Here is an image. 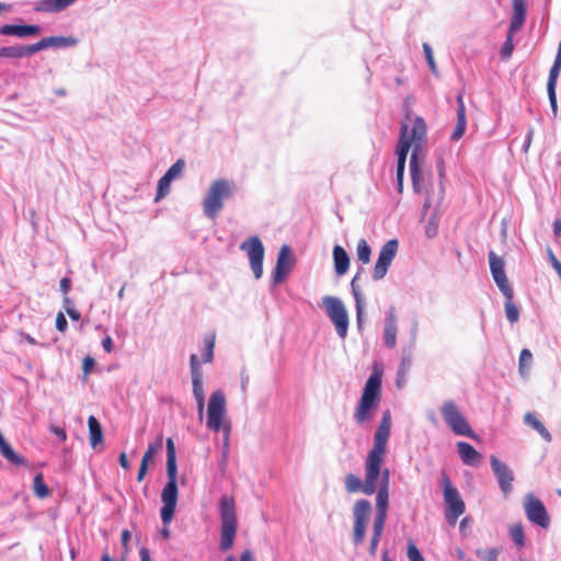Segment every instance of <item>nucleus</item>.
Listing matches in <instances>:
<instances>
[{"instance_id":"56","label":"nucleus","mask_w":561,"mask_h":561,"mask_svg":"<svg viewBox=\"0 0 561 561\" xmlns=\"http://www.w3.org/2000/svg\"><path fill=\"white\" fill-rule=\"evenodd\" d=\"M51 431L60 440L64 442L67 439V434H66L65 430H62L60 427H54Z\"/></svg>"},{"instance_id":"53","label":"nucleus","mask_w":561,"mask_h":561,"mask_svg":"<svg viewBox=\"0 0 561 561\" xmlns=\"http://www.w3.org/2000/svg\"><path fill=\"white\" fill-rule=\"evenodd\" d=\"M94 365V359L91 356H87L83 359V373L85 375L90 374L92 370V367Z\"/></svg>"},{"instance_id":"1","label":"nucleus","mask_w":561,"mask_h":561,"mask_svg":"<svg viewBox=\"0 0 561 561\" xmlns=\"http://www.w3.org/2000/svg\"><path fill=\"white\" fill-rule=\"evenodd\" d=\"M392 419L389 410L382 412L380 423L374 435V444L368 451L364 468L365 479L362 480L354 473H348L345 477V489L348 493L363 491L367 495L377 492L376 500L381 491H386L387 506L389 505V482L390 471L388 468L382 467L387 454L388 439L391 433Z\"/></svg>"},{"instance_id":"44","label":"nucleus","mask_w":561,"mask_h":561,"mask_svg":"<svg viewBox=\"0 0 561 561\" xmlns=\"http://www.w3.org/2000/svg\"><path fill=\"white\" fill-rule=\"evenodd\" d=\"M423 50H424L425 58H426V61H427L431 70L435 73L436 72V65H435V61H434L433 50H432L430 44L424 43L423 44Z\"/></svg>"},{"instance_id":"57","label":"nucleus","mask_w":561,"mask_h":561,"mask_svg":"<svg viewBox=\"0 0 561 561\" xmlns=\"http://www.w3.org/2000/svg\"><path fill=\"white\" fill-rule=\"evenodd\" d=\"M553 233L556 238L561 236V218H558L553 221Z\"/></svg>"},{"instance_id":"11","label":"nucleus","mask_w":561,"mask_h":561,"mask_svg":"<svg viewBox=\"0 0 561 561\" xmlns=\"http://www.w3.org/2000/svg\"><path fill=\"white\" fill-rule=\"evenodd\" d=\"M442 415L456 435L474 438L476 434L469 425L466 417L460 413L457 405L453 401H447L440 409Z\"/></svg>"},{"instance_id":"52","label":"nucleus","mask_w":561,"mask_h":561,"mask_svg":"<svg viewBox=\"0 0 561 561\" xmlns=\"http://www.w3.org/2000/svg\"><path fill=\"white\" fill-rule=\"evenodd\" d=\"M214 353H201V357L197 356L198 369H201L202 364H207L213 360Z\"/></svg>"},{"instance_id":"30","label":"nucleus","mask_w":561,"mask_h":561,"mask_svg":"<svg viewBox=\"0 0 561 561\" xmlns=\"http://www.w3.org/2000/svg\"><path fill=\"white\" fill-rule=\"evenodd\" d=\"M90 445L95 448L103 442V432L101 425L94 415H90L88 419Z\"/></svg>"},{"instance_id":"40","label":"nucleus","mask_w":561,"mask_h":561,"mask_svg":"<svg viewBox=\"0 0 561 561\" xmlns=\"http://www.w3.org/2000/svg\"><path fill=\"white\" fill-rule=\"evenodd\" d=\"M62 306L71 320L78 321L80 319V312L76 309L73 301L68 296L64 297Z\"/></svg>"},{"instance_id":"28","label":"nucleus","mask_w":561,"mask_h":561,"mask_svg":"<svg viewBox=\"0 0 561 561\" xmlns=\"http://www.w3.org/2000/svg\"><path fill=\"white\" fill-rule=\"evenodd\" d=\"M334 268L337 275H344L350 267V257L341 245L333 248Z\"/></svg>"},{"instance_id":"13","label":"nucleus","mask_w":561,"mask_h":561,"mask_svg":"<svg viewBox=\"0 0 561 561\" xmlns=\"http://www.w3.org/2000/svg\"><path fill=\"white\" fill-rule=\"evenodd\" d=\"M387 514V495L386 491H381L377 499V511L373 523V536L369 543V554L371 557H375L377 553L378 545L385 529Z\"/></svg>"},{"instance_id":"45","label":"nucleus","mask_w":561,"mask_h":561,"mask_svg":"<svg viewBox=\"0 0 561 561\" xmlns=\"http://www.w3.org/2000/svg\"><path fill=\"white\" fill-rule=\"evenodd\" d=\"M408 558L410 561H424L423 556L413 542L408 546Z\"/></svg>"},{"instance_id":"31","label":"nucleus","mask_w":561,"mask_h":561,"mask_svg":"<svg viewBox=\"0 0 561 561\" xmlns=\"http://www.w3.org/2000/svg\"><path fill=\"white\" fill-rule=\"evenodd\" d=\"M502 294L505 297L504 308L506 318L511 323H515L519 319V310L518 307L513 301L514 290H510V294H507V291Z\"/></svg>"},{"instance_id":"59","label":"nucleus","mask_w":561,"mask_h":561,"mask_svg":"<svg viewBox=\"0 0 561 561\" xmlns=\"http://www.w3.org/2000/svg\"><path fill=\"white\" fill-rule=\"evenodd\" d=\"M407 375L408 374H402L401 375L399 371L397 373L396 383H397L398 388H402L405 385Z\"/></svg>"},{"instance_id":"4","label":"nucleus","mask_w":561,"mask_h":561,"mask_svg":"<svg viewBox=\"0 0 561 561\" xmlns=\"http://www.w3.org/2000/svg\"><path fill=\"white\" fill-rule=\"evenodd\" d=\"M167 474L168 482L161 493L162 507L160 514L163 525H169L172 522L179 495L176 454L171 437L167 439Z\"/></svg>"},{"instance_id":"16","label":"nucleus","mask_w":561,"mask_h":561,"mask_svg":"<svg viewBox=\"0 0 561 561\" xmlns=\"http://www.w3.org/2000/svg\"><path fill=\"white\" fill-rule=\"evenodd\" d=\"M240 249L248 253L251 270L256 279L263 274L264 247L257 237H252L241 243Z\"/></svg>"},{"instance_id":"37","label":"nucleus","mask_w":561,"mask_h":561,"mask_svg":"<svg viewBox=\"0 0 561 561\" xmlns=\"http://www.w3.org/2000/svg\"><path fill=\"white\" fill-rule=\"evenodd\" d=\"M533 364V353H520L519 356V374L527 377Z\"/></svg>"},{"instance_id":"15","label":"nucleus","mask_w":561,"mask_h":561,"mask_svg":"<svg viewBox=\"0 0 561 561\" xmlns=\"http://www.w3.org/2000/svg\"><path fill=\"white\" fill-rule=\"evenodd\" d=\"M398 247L399 243L397 239L388 240L381 247L377 262L373 270V278L375 280H381L386 276L388 268L397 255Z\"/></svg>"},{"instance_id":"62","label":"nucleus","mask_w":561,"mask_h":561,"mask_svg":"<svg viewBox=\"0 0 561 561\" xmlns=\"http://www.w3.org/2000/svg\"><path fill=\"white\" fill-rule=\"evenodd\" d=\"M112 344H113V342L110 336H105L102 340V346L104 347L105 351H111Z\"/></svg>"},{"instance_id":"25","label":"nucleus","mask_w":561,"mask_h":561,"mask_svg":"<svg viewBox=\"0 0 561 561\" xmlns=\"http://www.w3.org/2000/svg\"><path fill=\"white\" fill-rule=\"evenodd\" d=\"M560 70H561L560 67H558L557 65H552V67L550 68V71H549V77H548V82H547L548 98H549L551 111H552V114L554 117L558 114L556 88H557V81H558V78L560 75Z\"/></svg>"},{"instance_id":"46","label":"nucleus","mask_w":561,"mask_h":561,"mask_svg":"<svg viewBox=\"0 0 561 561\" xmlns=\"http://www.w3.org/2000/svg\"><path fill=\"white\" fill-rule=\"evenodd\" d=\"M67 327H68V322H67L65 314L62 312H59L56 317V328L60 332H65L67 330Z\"/></svg>"},{"instance_id":"23","label":"nucleus","mask_w":561,"mask_h":561,"mask_svg":"<svg viewBox=\"0 0 561 561\" xmlns=\"http://www.w3.org/2000/svg\"><path fill=\"white\" fill-rule=\"evenodd\" d=\"M457 450L461 461L471 467H477L482 460V455L467 442H458Z\"/></svg>"},{"instance_id":"55","label":"nucleus","mask_w":561,"mask_h":561,"mask_svg":"<svg viewBox=\"0 0 561 561\" xmlns=\"http://www.w3.org/2000/svg\"><path fill=\"white\" fill-rule=\"evenodd\" d=\"M436 234V224H434L433 219L430 220L428 226L426 228V236L432 238Z\"/></svg>"},{"instance_id":"48","label":"nucleus","mask_w":561,"mask_h":561,"mask_svg":"<svg viewBox=\"0 0 561 561\" xmlns=\"http://www.w3.org/2000/svg\"><path fill=\"white\" fill-rule=\"evenodd\" d=\"M534 133H535L534 128L529 127L528 130H527V135H526L525 141H524V145H523V152L524 153H527L528 150H529V147H530L531 141H533Z\"/></svg>"},{"instance_id":"24","label":"nucleus","mask_w":561,"mask_h":561,"mask_svg":"<svg viewBox=\"0 0 561 561\" xmlns=\"http://www.w3.org/2000/svg\"><path fill=\"white\" fill-rule=\"evenodd\" d=\"M457 123L450 136L453 141H458L465 134L467 127L466 106L462 95L457 98Z\"/></svg>"},{"instance_id":"39","label":"nucleus","mask_w":561,"mask_h":561,"mask_svg":"<svg viewBox=\"0 0 561 561\" xmlns=\"http://www.w3.org/2000/svg\"><path fill=\"white\" fill-rule=\"evenodd\" d=\"M171 182L172 181L170 179H168L165 175H163L158 181L157 195H156V198H154L156 202L160 201L161 198H163L165 195L169 194Z\"/></svg>"},{"instance_id":"20","label":"nucleus","mask_w":561,"mask_h":561,"mask_svg":"<svg viewBox=\"0 0 561 561\" xmlns=\"http://www.w3.org/2000/svg\"><path fill=\"white\" fill-rule=\"evenodd\" d=\"M489 263H490V270L492 277L500 288L502 293L507 291L510 294V290H512V286L508 283V279L505 274L504 270V261L499 257L493 251L489 253Z\"/></svg>"},{"instance_id":"50","label":"nucleus","mask_w":561,"mask_h":561,"mask_svg":"<svg viewBox=\"0 0 561 561\" xmlns=\"http://www.w3.org/2000/svg\"><path fill=\"white\" fill-rule=\"evenodd\" d=\"M61 293L67 296L71 289V279L69 277H62L59 284Z\"/></svg>"},{"instance_id":"47","label":"nucleus","mask_w":561,"mask_h":561,"mask_svg":"<svg viewBox=\"0 0 561 561\" xmlns=\"http://www.w3.org/2000/svg\"><path fill=\"white\" fill-rule=\"evenodd\" d=\"M412 366V359L410 356H404L401 360V364H400V367L398 369V371L402 375V374H408L410 368Z\"/></svg>"},{"instance_id":"26","label":"nucleus","mask_w":561,"mask_h":561,"mask_svg":"<svg viewBox=\"0 0 561 561\" xmlns=\"http://www.w3.org/2000/svg\"><path fill=\"white\" fill-rule=\"evenodd\" d=\"M364 268H359L353 279L351 280V289L355 299L356 305V320L358 327L362 325L364 319V298L360 293V287L358 285V279Z\"/></svg>"},{"instance_id":"27","label":"nucleus","mask_w":561,"mask_h":561,"mask_svg":"<svg viewBox=\"0 0 561 561\" xmlns=\"http://www.w3.org/2000/svg\"><path fill=\"white\" fill-rule=\"evenodd\" d=\"M77 0H38L34 3L36 12H60L72 5Z\"/></svg>"},{"instance_id":"64","label":"nucleus","mask_w":561,"mask_h":561,"mask_svg":"<svg viewBox=\"0 0 561 561\" xmlns=\"http://www.w3.org/2000/svg\"><path fill=\"white\" fill-rule=\"evenodd\" d=\"M169 525H164L163 529H161V536L164 538V539H168L170 537V530H169Z\"/></svg>"},{"instance_id":"10","label":"nucleus","mask_w":561,"mask_h":561,"mask_svg":"<svg viewBox=\"0 0 561 561\" xmlns=\"http://www.w3.org/2000/svg\"><path fill=\"white\" fill-rule=\"evenodd\" d=\"M322 304L339 336L345 337L348 329V314L341 299L333 296H324Z\"/></svg>"},{"instance_id":"51","label":"nucleus","mask_w":561,"mask_h":561,"mask_svg":"<svg viewBox=\"0 0 561 561\" xmlns=\"http://www.w3.org/2000/svg\"><path fill=\"white\" fill-rule=\"evenodd\" d=\"M148 465L149 462L141 459L140 467L137 473V481L141 482L148 471Z\"/></svg>"},{"instance_id":"33","label":"nucleus","mask_w":561,"mask_h":561,"mask_svg":"<svg viewBox=\"0 0 561 561\" xmlns=\"http://www.w3.org/2000/svg\"><path fill=\"white\" fill-rule=\"evenodd\" d=\"M34 493L39 499H45L49 495V489L43 480L42 473H36L33 480Z\"/></svg>"},{"instance_id":"12","label":"nucleus","mask_w":561,"mask_h":561,"mask_svg":"<svg viewBox=\"0 0 561 561\" xmlns=\"http://www.w3.org/2000/svg\"><path fill=\"white\" fill-rule=\"evenodd\" d=\"M371 514V505L367 500H358L353 506V543L359 546L365 540L366 529Z\"/></svg>"},{"instance_id":"34","label":"nucleus","mask_w":561,"mask_h":561,"mask_svg":"<svg viewBox=\"0 0 561 561\" xmlns=\"http://www.w3.org/2000/svg\"><path fill=\"white\" fill-rule=\"evenodd\" d=\"M357 257L363 264L370 262L371 248L365 239H360L356 248Z\"/></svg>"},{"instance_id":"17","label":"nucleus","mask_w":561,"mask_h":561,"mask_svg":"<svg viewBox=\"0 0 561 561\" xmlns=\"http://www.w3.org/2000/svg\"><path fill=\"white\" fill-rule=\"evenodd\" d=\"M192 391L197 403L198 416L202 420L205 410V392L203 385V371L198 369L197 354L191 356Z\"/></svg>"},{"instance_id":"38","label":"nucleus","mask_w":561,"mask_h":561,"mask_svg":"<svg viewBox=\"0 0 561 561\" xmlns=\"http://www.w3.org/2000/svg\"><path fill=\"white\" fill-rule=\"evenodd\" d=\"M476 554L482 561H497L500 551L497 548L477 549Z\"/></svg>"},{"instance_id":"63","label":"nucleus","mask_w":561,"mask_h":561,"mask_svg":"<svg viewBox=\"0 0 561 561\" xmlns=\"http://www.w3.org/2000/svg\"><path fill=\"white\" fill-rule=\"evenodd\" d=\"M130 531L127 530V529H124L123 533H122V542L124 546L127 545L128 540L130 539Z\"/></svg>"},{"instance_id":"49","label":"nucleus","mask_w":561,"mask_h":561,"mask_svg":"<svg viewBox=\"0 0 561 561\" xmlns=\"http://www.w3.org/2000/svg\"><path fill=\"white\" fill-rule=\"evenodd\" d=\"M204 347H205L204 351H213L214 350V347H215V334L214 333H208L205 335Z\"/></svg>"},{"instance_id":"22","label":"nucleus","mask_w":561,"mask_h":561,"mask_svg":"<svg viewBox=\"0 0 561 561\" xmlns=\"http://www.w3.org/2000/svg\"><path fill=\"white\" fill-rule=\"evenodd\" d=\"M385 345L388 348L396 346L397 341V316L393 307L387 311L383 329Z\"/></svg>"},{"instance_id":"35","label":"nucleus","mask_w":561,"mask_h":561,"mask_svg":"<svg viewBox=\"0 0 561 561\" xmlns=\"http://www.w3.org/2000/svg\"><path fill=\"white\" fill-rule=\"evenodd\" d=\"M514 35L515 33L507 32L505 42L503 43L500 55L503 59L507 60L512 57L514 51Z\"/></svg>"},{"instance_id":"3","label":"nucleus","mask_w":561,"mask_h":561,"mask_svg":"<svg viewBox=\"0 0 561 561\" xmlns=\"http://www.w3.org/2000/svg\"><path fill=\"white\" fill-rule=\"evenodd\" d=\"M382 371L377 365L366 380L363 393L354 411V421L363 426L371 422L381 400Z\"/></svg>"},{"instance_id":"32","label":"nucleus","mask_w":561,"mask_h":561,"mask_svg":"<svg viewBox=\"0 0 561 561\" xmlns=\"http://www.w3.org/2000/svg\"><path fill=\"white\" fill-rule=\"evenodd\" d=\"M163 447V435L159 434L154 440L149 443L147 450L145 451L142 456V460L150 462L153 457L162 450Z\"/></svg>"},{"instance_id":"43","label":"nucleus","mask_w":561,"mask_h":561,"mask_svg":"<svg viewBox=\"0 0 561 561\" xmlns=\"http://www.w3.org/2000/svg\"><path fill=\"white\" fill-rule=\"evenodd\" d=\"M525 20V18L512 15L507 32L516 34L518 31L523 28Z\"/></svg>"},{"instance_id":"21","label":"nucleus","mask_w":561,"mask_h":561,"mask_svg":"<svg viewBox=\"0 0 561 561\" xmlns=\"http://www.w3.org/2000/svg\"><path fill=\"white\" fill-rule=\"evenodd\" d=\"M42 28L35 24H25V25H13V24H4L0 26V34L7 36H16L20 38H24L27 36H36L41 33Z\"/></svg>"},{"instance_id":"6","label":"nucleus","mask_w":561,"mask_h":561,"mask_svg":"<svg viewBox=\"0 0 561 561\" xmlns=\"http://www.w3.org/2000/svg\"><path fill=\"white\" fill-rule=\"evenodd\" d=\"M75 39L70 37L64 36H49L44 37L37 43L30 45H13V46H4L0 48V58L8 59H21L31 57L32 55L47 49L49 47H60V46H70L75 44Z\"/></svg>"},{"instance_id":"61","label":"nucleus","mask_w":561,"mask_h":561,"mask_svg":"<svg viewBox=\"0 0 561 561\" xmlns=\"http://www.w3.org/2000/svg\"><path fill=\"white\" fill-rule=\"evenodd\" d=\"M553 65H557L558 67L561 68V42L558 45V50H557V55L554 57Z\"/></svg>"},{"instance_id":"14","label":"nucleus","mask_w":561,"mask_h":561,"mask_svg":"<svg viewBox=\"0 0 561 561\" xmlns=\"http://www.w3.org/2000/svg\"><path fill=\"white\" fill-rule=\"evenodd\" d=\"M525 514L528 520L541 528H548L550 518L543 503L534 494L528 493L524 500Z\"/></svg>"},{"instance_id":"8","label":"nucleus","mask_w":561,"mask_h":561,"mask_svg":"<svg viewBox=\"0 0 561 561\" xmlns=\"http://www.w3.org/2000/svg\"><path fill=\"white\" fill-rule=\"evenodd\" d=\"M232 195V184L225 179L211 183L203 202V210L209 219H216L224 207V199Z\"/></svg>"},{"instance_id":"2","label":"nucleus","mask_w":561,"mask_h":561,"mask_svg":"<svg viewBox=\"0 0 561 561\" xmlns=\"http://www.w3.org/2000/svg\"><path fill=\"white\" fill-rule=\"evenodd\" d=\"M408 121L410 117L407 116L401 123L400 127V140L397 148L398 163H397V178L399 191H402V179L404 173V167L409 150L412 149L410 159V171L412 185L415 192H421L422 175L419 168V158L423 152V147L426 142L427 127L425 121L417 116L413 119L412 127H410Z\"/></svg>"},{"instance_id":"36","label":"nucleus","mask_w":561,"mask_h":561,"mask_svg":"<svg viewBox=\"0 0 561 561\" xmlns=\"http://www.w3.org/2000/svg\"><path fill=\"white\" fill-rule=\"evenodd\" d=\"M510 536L511 539L516 543V546L523 547L525 545V535L522 524H515L511 526Z\"/></svg>"},{"instance_id":"54","label":"nucleus","mask_w":561,"mask_h":561,"mask_svg":"<svg viewBox=\"0 0 561 561\" xmlns=\"http://www.w3.org/2000/svg\"><path fill=\"white\" fill-rule=\"evenodd\" d=\"M118 461L122 468H124L125 470H129L130 465L125 453H122L119 455Z\"/></svg>"},{"instance_id":"60","label":"nucleus","mask_w":561,"mask_h":561,"mask_svg":"<svg viewBox=\"0 0 561 561\" xmlns=\"http://www.w3.org/2000/svg\"><path fill=\"white\" fill-rule=\"evenodd\" d=\"M240 561H254L253 553L248 549L242 551Z\"/></svg>"},{"instance_id":"41","label":"nucleus","mask_w":561,"mask_h":561,"mask_svg":"<svg viewBox=\"0 0 561 561\" xmlns=\"http://www.w3.org/2000/svg\"><path fill=\"white\" fill-rule=\"evenodd\" d=\"M184 165V161L182 159H179L174 164H172L169 168L164 175L172 181L182 173Z\"/></svg>"},{"instance_id":"29","label":"nucleus","mask_w":561,"mask_h":561,"mask_svg":"<svg viewBox=\"0 0 561 561\" xmlns=\"http://www.w3.org/2000/svg\"><path fill=\"white\" fill-rule=\"evenodd\" d=\"M524 422L526 425L533 427L536 432L540 434V436L547 442L550 443L552 440V436L547 427L536 417V415L531 412H528L524 416Z\"/></svg>"},{"instance_id":"9","label":"nucleus","mask_w":561,"mask_h":561,"mask_svg":"<svg viewBox=\"0 0 561 561\" xmlns=\"http://www.w3.org/2000/svg\"><path fill=\"white\" fill-rule=\"evenodd\" d=\"M442 488L445 502V518L449 525H455L465 513L466 505L459 491L455 488L447 473L442 474Z\"/></svg>"},{"instance_id":"19","label":"nucleus","mask_w":561,"mask_h":561,"mask_svg":"<svg viewBox=\"0 0 561 561\" xmlns=\"http://www.w3.org/2000/svg\"><path fill=\"white\" fill-rule=\"evenodd\" d=\"M294 265L291 259V249L289 245L284 244L277 256L276 265L273 271V280L275 284L283 282L288 273L291 271Z\"/></svg>"},{"instance_id":"58","label":"nucleus","mask_w":561,"mask_h":561,"mask_svg":"<svg viewBox=\"0 0 561 561\" xmlns=\"http://www.w3.org/2000/svg\"><path fill=\"white\" fill-rule=\"evenodd\" d=\"M140 561H151L150 552L146 547L139 550Z\"/></svg>"},{"instance_id":"42","label":"nucleus","mask_w":561,"mask_h":561,"mask_svg":"<svg viewBox=\"0 0 561 561\" xmlns=\"http://www.w3.org/2000/svg\"><path fill=\"white\" fill-rule=\"evenodd\" d=\"M513 2V15L522 16L526 19V2L525 0H512Z\"/></svg>"},{"instance_id":"18","label":"nucleus","mask_w":561,"mask_h":561,"mask_svg":"<svg viewBox=\"0 0 561 561\" xmlns=\"http://www.w3.org/2000/svg\"><path fill=\"white\" fill-rule=\"evenodd\" d=\"M492 470L497 479L499 486L503 494L507 496L513 489L514 474L510 467L497 459L495 456L490 458Z\"/></svg>"},{"instance_id":"7","label":"nucleus","mask_w":561,"mask_h":561,"mask_svg":"<svg viewBox=\"0 0 561 561\" xmlns=\"http://www.w3.org/2000/svg\"><path fill=\"white\" fill-rule=\"evenodd\" d=\"M206 425L213 432L222 431L225 442L228 444L231 425L227 419L226 396L221 390L214 391L209 397Z\"/></svg>"},{"instance_id":"5","label":"nucleus","mask_w":561,"mask_h":561,"mask_svg":"<svg viewBox=\"0 0 561 561\" xmlns=\"http://www.w3.org/2000/svg\"><path fill=\"white\" fill-rule=\"evenodd\" d=\"M218 508L220 516V550L227 551L233 546L238 528L234 499L230 495H222Z\"/></svg>"}]
</instances>
